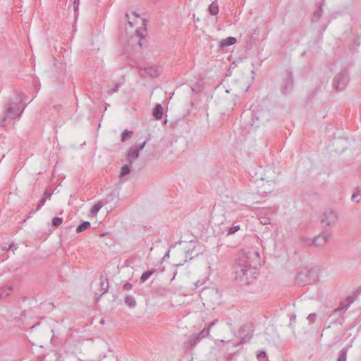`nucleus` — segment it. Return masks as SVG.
<instances>
[{
    "label": "nucleus",
    "instance_id": "7ed1b4c3",
    "mask_svg": "<svg viewBox=\"0 0 361 361\" xmlns=\"http://www.w3.org/2000/svg\"><path fill=\"white\" fill-rule=\"evenodd\" d=\"M349 81V77L345 71L341 72L335 77L334 85L338 90H343Z\"/></svg>",
    "mask_w": 361,
    "mask_h": 361
},
{
    "label": "nucleus",
    "instance_id": "6ab92c4d",
    "mask_svg": "<svg viewBox=\"0 0 361 361\" xmlns=\"http://www.w3.org/2000/svg\"><path fill=\"white\" fill-rule=\"evenodd\" d=\"M350 305L345 302H342L340 306L334 310V313L339 312L342 310H347L349 307Z\"/></svg>",
    "mask_w": 361,
    "mask_h": 361
},
{
    "label": "nucleus",
    "instance_id": "4c0bfd02",
    "mask_svg": "<svg viewBox=\"0 0 361 361\" xmlns=\"http://www.w3.org/2000/svg\"><path fill=\"white\" fill-rule=\"evenodd\" d=\"M44 197L46 198V200H50L51 197V195L50 193H48V192H44Z\"/></svg>",
    "mask_w": 361,
    "mask_h": 361
},
{
    "label": "nucleus",
    "instance_id": "72a5a7b5",
    "mask_svg": "<svg viewBox=\"0 0 361 361\" xmlns=\"http://www.w3.org/2000/svg\"><path fill=\"white\" fill-rule=\"evenodd\" d=\"M73 6L75 11L78 8L79 6V0H74Z\"/></svg>",
    "mask_w": 361,
    "mask_h": 361
},
{
    "label": "nucleus",
    "instance_id": "0eeeda50",
    "mask_svg": "<svg viewBox=\"0 0 361 361\" xmlns=\"http://www.w3.org/2000/svg\"><path fill=\"white\" fill-rule=\"evenodd\" d=\"M293 87V79L292 75H288L282 82V90L284 93H287Z\"/></svg>",
    "mask_w": 361,
    "mask_h": 361
},
{
    "label": "nucleus",
    "instance_id": "9b49d317",
    "mask_svg": "<svg viewBox=\"0 0 361 361\" xmlns=\"http://www.w3.org/2000/svg\"><path fill=\"white\" fill-rule=\"evenodd\" d=\"M153 116L156 119H161L163 116V108L161 104H157L153 111Z\"/></svg>",
    "mask_w": 361,
    "mask_h": 361
},
{
    "label": "nucleus",
    "instance_id": "6e6552de",
    "mask_svg": "<svg viewBox=\"0 0 361 361\" xmlns=\"http://www.w3.org/2000/svg\"><path fill=\"white\" fill-rule=\"evenodd\" d=\"M140 151L137 149V147H132L129 149L127 159L130 164H132L133 160L139 157Z\"/></svg>",
    "mask_w": 361,
    "mask_h": 361
},
{
    "label": "nucleus",
    "instance_id": "2f4dec72",
    "mask_svg": "<svg viewBox=\"0 0 361 361\" xmlns=\"http://www.w3.org/2000/svg\"><path fill=\"white\" fill-rule=\"evenodd\" d=\"M315 317H316V314L315 313H311L308 315L307 317V320L310 323H313L314 322V319H315Z\"/></svg>",
    "mask_w": 361,
    "mask_h": 361
},
{
    "label": "nucleus",
    "instance_id": "ea45409f",
    "mask_svg": "<svg viewBox=\"0 0 361 361\" xmlns=\"http://www.w3.org/2000/svg\"><path fill=\"white\" fill-rule=\"evenodd\" d=\"M305 274H306V271H302V272H300V273L298 274V279H302V276H303L304 275H305Z\"/></svg>",
    "mask_w": 361,
    "mask_h": 361
},
{
    "label": "nucleus",
    "instance_id": "473e14b6",
    "mask_svg": "<svg viewBox=\"0 0 361 361\" xmlns=\"http://www.w3.org/2000/svg\"><path fill=\"white\" fill-rule=\"evenodd\" d=\"M218 322V319H214V321H212V322H210L209 324H208V326L207 328L211 329L212 327H213Z\"/></svg>",
    "mask_w": 361,
    "mask_h": 361
},
{
    "label": "nucleus",
    "instance_id": "dca6fc26",
    "mask_svg": "<svg viewBox=\"0 0 361 361\" xmlns=\"http://www.w3.org/2000/svg\"><path fill=\"white\" fill-rule=\"evenodd\" d=\"M103 203L102 202H97L96 204H94L92 208L90 209V213L95 216L97 214V213L99 212V211L102 209V207H103Z\"/></svg>",
    "mask_w": 361,
    "mask_h": 361
},
{
    "label": "nucleus",
    "instance_id": "a19ab883",
    "mask_svg": "<svg viewBox=\"0 0 361 361\" xmlns=\"http://www.w3.org/2000/svg\"><path fill=\"white\" fill-rule=\"evenodd\" d=\"M165 257H169V251H168V252L165 254Z\"/></svg>",
    "mask_w": 361,
    "mask_h": 361
},
{
    "label": "nucleus",
    "instance_id": "37998d69",
    "mask_svg": "<svg viewBox=\"0 0 361 361\" xmlns=\"http://www.w3.org/2000/svg\"><path fill=\"white\" fill-rule=\"evenodd\" d=\"M219 341H220L221 343H225V341H224V340H219Z\"/></svg>",
    "mask_w": 361,
    "mask_h": 361
},
{
    "label": "nucleus",
    "instance_id": "cd10ccee",
    "mask_svg": "<svg viewBox=\"0 0 361 361\" xmlns=\"http://www.w3.org/2000/svg\"><path fill=\"white\" fill-rule=\"evenodd\" d=\"M145 32V30H136V35H135V37L139 38V42H138V44L141 47V43H140V39L142 37H143L144 36V34L143 32Z\"/></svg>",
    "mask_w": 361,
    "mask_h": 361
},
{
    "label": "nucleus",
    "instance_id": "79ce46f5",
    "mask_svg": "<svg viewBox=\"0 0 361 361\" xmlns=\"http://www.w3.org/2000/svg\"><path fill=\"white\" fill-rule=\"evenodd\" d=\"M128 24L132 27L133 26V24L130 21H128Z\"/></svg>",
    "mask_w": 361,
    "mask_h": 361
},
{
    "label": "nucleus",
    "instance_id": "412c9836",
    "mask_svg": "<svg viewBox=\"0 0 361 361\" xmlns=\"http://www.w3.org/2000/svg\"><path fill=\"white\" fill-rule=\"evenodd\" d=\"M257 358L259 361H269L267 353L264 351L257 353Z\"/></svg>",
    "mask_w": 361,
    "mask_h": 361
},
{
    "label": "nucleus",
    "instance_id": "20e7f679",
    "mask_svg": "<svg viewBox=\"0 0 361 361\" xmlns=\"http://www.w3.org/2000/svg\"><path fill=\"white\" fill-rule=\"evenodd\" d=\"M337 219V214L332 210H328L324 213L322 222L327 226H333L336 225Z\"/></svg>",
    "mask_w": 361,
    "mask_h": 361
},
{
    "label": "nucleus",
    "instance_id": "5701e85b",
    "mask_svg": "<svg viewBox=\"0 0 361 361\" xmlns=\"http://www.w3.org/2000/svg\"><path fill=\"white\" fill-rule=\"evenodd\" d=\"M240 229V225H235V226L229 227L227 230L228 235L234 234L235 232H237Z\"/></svg>",
    "mask_w": 361,
    "mask_h": 361
},
{
    "label": "nucleus",
    "instance_id": "f03ea898",
    "mask_svg": "<svg viewBox=\"0 0 361 361\" xmlns=\"http://www.w3.org/2000/svg\"><path fill=\"white\" fill-rule=\"evenodd\" d=\"M25 108V105L22 104L20 98H17L16 102H11L0 116V126H6L12 119L20 116Z\"/></svg>",
    "mask_w": 361,
    "mask_h": 361
},
{
    "label": "nucleus",
    "instance_id": "4468645a",
    "mask_svg": "<svg viewBox=\"0 0 361 361\" xmlns=\"http://www.w3.org/2000/svg\"><path fill=\"white\" fill-rule=\"evenodd\" d=\"M209 12L212 16H216L219 13V5L216 1H214L209 6Z\"/></svg>",
    "mask_w": 361,
    "mask_h": 361
},
{
    "label": "nucleus",
    "instance_id": "a211bd4d",
    "mask_svg": "<svg viewBox=\"0 0 361 361\" xmlns=\"http://www.w3.org/2000/svg\"><path fill=\"white\" fill-rule=\"evenodd\" d=\"M154 271V270H150L144 272L140 277V283H144L145 281H146L152 275Z\"/></svg>",
    "mask_w": 361,
    "mask_h": 361
},
{
    "label": "nucleus",
    "instance_id": "c85d7f7f",
    "mask_svg": "<svg viewBox=\"0 0 361 361\" xmlns=\"http://www.w3.org/2000/svg\"><path fill=\"white\" fill-rule=\"evenodd\" d=\"M347 353L346 351L342 350L338 358V361H346Z\"/></svg>",
    "mask_w": 361,
    "mask_h": 361
},
{
    "label": "nucleus",
    "instance_id": "58836bf2",
    "mask_svg": "<svg viewBox=\"0 0 361 361\" xmlns=\"http://www.w3.org/2000/svg\"><path fill=\"white\" fill-rule=\"evenodd\" d=\"M145 145L146 142L145 141L140 145V147H137V149H139V151L140 152V150H142L145 147Z\"/></svg>",
    "mask_w": 361,
    "mask_h": 361
},
{
    "label": "nucleus",
    "instance_id": "b1692460",
    "mask_svg": "<svg viewBox=\"0 0 361 361\" xmlns=\"http://www.w3.org/2000/svg\"><path fill=\"white\" fill-rule=\"evenodd\" d=\"M132 131H128L127 130H124L121 135V141L125 142L128 139H129L131 136Z\"/></svg>",
    "mask_w": 361,
    "mask_h": 361
},
{
    "label": "nucleus",
    "instance_id": "f3484780",
    "mask_svg": "<svg viewBox=\"0 0 361 361\" xmlns=\"http://www.w3.org/2000/svg\"><path fill=\"white\" fill-rule=\"evenodd\" d=\"M125 303L130 307H135L137 304L134 297L130 295L126 297Z\"/></svg>",
    "mask_w": 361,
    "mask_h": 361
},
{
    "label": "nucleus",
    "instance_id": "2eb2a0df",
    "mask_svg": "<svg viewBox=\"0 0 361 361\" xmlns=\"http://www.w3.org/2000/svg\"><path fill=\"white\" fill-rule=\"evenodd\" d=\"M90 223L87 221H83L81 224H80L77 228H76V231L78 233H82L87 229H89L90 228Z\"/></svg>",
    "mask_w": 361,
    "mask_h": 361
},
{
    "label": "nucleus",
    "instance_id": "1a4fd4ad",
    "mask_svg": "<svg viewBox=\"0 0 361 361\" xmlns=\"http://www.w3.org/2000/svg\"><path fill=\"white\" fill-rule=\"evenodd\" d=\"M267 210L262 209L259 212V213L258 214L259 220L260 223L263 225H267V224H270V222H271L270 216H267V217L264 216V214H267Z\"/></svg>",
    "mask_w": 361,
    "mask_h": 361
},
{
    "label": "nucleus",
    "instance_id": "e433bc0d",
    "mask_svg": "<svg viewBox=\"0 0 361 361\" xmlns=\"http://www.w3.org/2000/svg\"><path fill=\"white\" fill-rule=\"evenodd\" d=\"M357 197H358V195H356L355 193H354V194L352 195V200H353V201H355V202H358L360 201V200H359V199H357Z\"/></svg>",
    "mask_w": 361,
    "mask_h": 361
},
{
    "label": "nucleus",
    "instance_id": "f257e3e1",
    "mask_svg": "<svg viewBox=\"0 0 361 361\" xmlns=\"http://www.w3.org/2000/svg\"><path fill=\"white\" fill-rule=\"evenodd\" d=\"M259 259V252L256 251H243L239 254L234 266L235 278L239 283L247 285L256 278L257 270L255 260Z\"/></svg>",
    "mask_w": 361,
    "mask_h": 361
},
{
    "label": "nucleus",
    "instance_id": "c756f323",
    "mask_svg": "<svg viewBox=\"0 0 361 361\" xmlns=\"http://www.w3.org/2000/svg\"><path fill=\"white\" fill-rule=\"evenodd\" d=\"M121 86V84H116L113 87L112 89H111L110 90L108 91V93L109 94H112L113 93H115L116 92L118 91V89Z\"/></svg>",
    "mask_w": 361,
    "mask_h": 361
},
{
    "label": "nucleus",
    "instance_id": "ddd939ff",
    "mask_svg": "<svg viewBox=\"0 0 361 361\" xmlns=\"http://www.w3.org/2000/svg\"><path fill=\"white\" fill-rule=\"evenodd\" d=\"M12 287L11 286H4L0 288V298L7 297L12 292Z\"/></svg>",
    "mask_w": 361,
    "mask_h": 361
},
{
    "label": "nucleus",
    "instance_id": "7c9ffc66",
    "mask_svg": "<svg viewBox=\"0 0 361 361\" xmlns=\"http://www.w3.org/2000/svg\"><path fill=\"white\" fill-rule=\"evenodd\" d=\"M205 283H206V279H203L202 280H197L195 282V286L196 288H198V287H200V286H203Z\"/></svg>",
    "mask_w": 361,
    "mask_h": 361
},
{
    "label": "nucleus",
    "instance_id": "aec40b11",
    "mask_svg": "<svg viewBox=\"0 0 361 361\" xmlns=\"http://www.w3.org/2000/svg\"><path fill=\"white\" fill-rule=\"evenodd\" d=\"M200 337L202 338L209 337L210 336V329L207 328H204L200 332L197 333Z\"/></svg>",
    "mask_w": 361,
    "mask_h": 361
},
{
    "label": "nucleus",
    "instance_id": "39448f33",
    "mask_svg": "<svg viewBox=\"0 0 361 361\" xmlns=\"http://www.w3.org/2000/svg\"><path fill=\"white\" fill-rule=\"evenodd\" d=\"M331 237V234L326 232H323L321 234L316 236L313 239L312 243L317 246H322L326 244L329 240Z\"/></svg>",
    "mask_w": 361,
    "mask_h": 361
},
{
    "label": "nucleus",
    "instance_id": "a878e982",
    "mask_svg": "<svg viewBox=\"0 0 361 361\" xmlns=\"http://www.w3.org/2000/svg\"><path fill=\"white\" fill-rule=\"evenodd\" d=\"M63 222V219L61 217H54L52 219V224L55 227L59 226Z\"/></svg>",
    "mask_w": 361,
    "mask_h": 361
},
{
    "label": "nucleus",
    "instance_id": "423d86ee",
    "mask_svg": "<svg viewBox=\"0 0 361 361\" xmlns=\"http://www.w3.org/2000/svg\"><path fill=\"white\" fill-rule=\"evenodd\" d=\"M201 340V338L197 334L191 335L187 341L184 343V346L187 348H192L195 346Z\"/></svg>",
    "mask_w": 361,
    "mask_h": 361
},
{
    "label": "nucleus",
    "instance_id": "f704fd0d",
    "mask_svg": "<svg viewBox=\"0 0 361 361\" xmlns=\"http://www.w3.org/2000/svg\"><path fill=\"white\" fill-rule=\"evenodd\" d=\"M132 288V285L130 283H126L124 286H123V289L126 290H130Z\"/></svg>",
    "mask_w": 361,
    "mask_h": 361
},
{
    "label": "nucleus",
    "instance_id": "c9c22d12",
    "mask_svg": "<svg viewBox=\"0 0 361 361\" xmlns=\"http://www.w3.org/2000/svg\"><path fill=\"white\" fill-rule=\"evenodd\" d=\"M101 285H102V288L103 289H105V290H106V289H107V287H108V283H107V281H106V282H105V281H102Z\"/></svg>",
    "mask_w": 361,
    "mask_h": 361
},
{
    "label": "nucleus",
    "instance_id": "393cba45",
    "mask_svg": "<svg viewBox=\"0 0 361 361\" xmlns=\"http://www.w3.org/2000/svg\"><path fill=\"white\" fill-rule=\"evenodd\" d=\"M322 14V8L319 7L313 14V20H318Z\"/></svg>",
    "mask_w": 361,
    "mask_h": 361
},
{
    "label": "nucleus",
    "instance_id": "9d476101",
    "mask_svg": "<svg viewBox=\"0 0 361 361\" xmlns=\"http://www.w3.org/2000/svg\"><path fill=\"white\" fill-rule=\"evenodd\" d=\"M146 73L152 77L158 76L160 74V68L157 66H149L145 69Z\"/></svg>",
    "mask_w": 361,
    "mask_h": 361
},
{
    "label": "nucleus",
    "instance_id": "bb28decb",
    "mask_svg": "<svg viewBox=\"0 0 361 361\" xmlns=\"http://www.w3.org/2000/svg\"><path fill=\"white\" fill-rule=\"evenodd\" d=\"M129 172H130V167L127 165H125V166H122V168H121V176L123 177V176H126L127 174H128Z\"/></svg>",
    "mask_w": 361,
    "mask_h": 361
},
{
    "label": "nucleus",
    "instance_id": "4be33fe9",
    "mask_svg": "<svg viewBox=\"0 0 361 361\" xmlns=\"http://www.w3.org/2000/svg\"><path fill=\"white\" fill-rule=\"evenodd\" d=\"M46 201H47L46 198H44V197H43L41 199L40 202H39V204H38V206L37 207L36 209H35V210H31V211L30 212V215H31V214H34L37 211L39 210V209L42 207V206L45 204Z\"/></svg>",
    "mask_w": 361,
    "mask_h": 361
},
{
    "label": "nucleus",
    "instance_id": "f8f14e48",
    "mask_svg": "<svg viewBox=\"0 0 361 361\" xmlns=\"http://www.w3.org/2000/svg\"><path fill=\"white\" fill-rule=\"evenodd\" d=\"M235 42H236V39L235 37H228L226 39H222L220 42V45L221 47H228V46L235 44Z\"/></svg>",
    "mask_w": 361,
    "mask_h": 361
}]
</instances>
